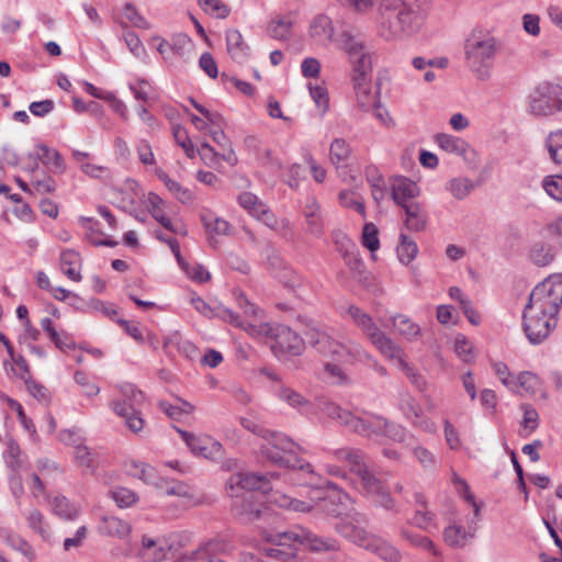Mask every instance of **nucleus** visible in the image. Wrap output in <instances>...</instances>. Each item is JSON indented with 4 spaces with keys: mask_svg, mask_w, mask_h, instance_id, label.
Masks as SVG:
<instances>
[{
    "mask_svg": "<svg viewBox=\"0 0 562 562\" xmlns=\"http://www.w3.org/2000/svg\"><path fill=\"white\" fill-rule=\"evenodd\" d=\"M364 549L372 551L386 562H401L402 560V553L395 546L375 536H372Z\"/></svg>",
    "mask_w": 562,
    "mask_h": 562,
    "instance_id": "c9c22d12",
    "label": "nucleus"
},
{
    "mask_svg": "<svg viewBox=\"0 0 562 562\" xmlns=\"http://www.w3.org/2000/svg\"><path fill=\"white\" fill-rule=\"evenodd\" d=\"M2 458L7 468L14 473L21 471L26 465V457L18 442L12 438L5 440Z\"/></svg>",
    "mask_w": 562,
    "mask_h": 562,
    "instance_id": "72a5a7b5",
    "label": "nucleus"
},
{
    "mask_svg": "<svg viewBox=\"0 0 562 562\" xmlns=\"http://www.w3.org/2000/svg\"><path fill=\"white\" fill-rule=\"evenodd\" d=\"M366 521L367 519L364 515L358 512H352L349 515H346V517H341V519H339L335 525V529L344 538L359 547L366 548L372 538V535L368 533L362 526Z\"/></svg>",
    "mask_w": 562,
    "mask_h": 562,
    "instance_id": "dca6fc26",
    "label": "nucleus"
},
{
    "mask_svg": "<svg viewBox=\"0 0 562 562\" xmlns=\"http://www.w3.org/2000/svg\"><path fill=\"white\" fill-rule=\"evenodd\" d=\"M128 471L133 476L148 485H154L157 488L164 487V477L148 463L133 460L130 463Z\"/></svg>",
    "mask_w": 562,
    "mask_h": 562,
    "instance_id": "7c9ffc66",
    "label": "nucleus"
},
{
    "mask_svg": "<svg viewBox=\"0 0 562 562\" xmlns=\"http://www.w3.org/2000/svg\"><path fill=\"white\" fill-rule=\"evenodd\" d=\"M159 179L165 183L170 193L181 203H190L193 200V193L182 187L178 181L171 179L167 173L160 172Z\"/></svg>",
    "mask_w": 562,
    "mask_h": 562,
    "instance_id": "de8ad7c7",
    "label": "nucleus"
},
{
    "mask_svg": "<svg viewBox=\"0 0 562 562\" xmlns=\"http://www.w3.org/2000/svg\"><path fill=\"white\" fill-rule=\"evenodd\" d=\"M214 543L202 542L195 550L187 552L182 555L184 562H210V552L214 548Z\"/></svg>",
    "mask_w": 562,
    "mask_h": 562,
    "instance_id": "338daca9",
    "label": "nucleus"
},
{
    "mask_svg": "<svg viewBox=\"0 0 562 562\" xmlns=\"http://www.w3.org/2000/svg\"><path fill=\"white\" fill-rule=\"evenodd\" d=\"M400 408L413 427L427 434L436 432V423L423 415L420 404L411 394L406 393L401 396Z\"/></svg>",
    "mask_w": 562,
    "mask_h": 562,
    "instance_id": "a211bd4d",
    "label": "nucleus"
},
{
    "mask_svg": "<svg viewBox=\"0 0 562 562\" xmlns=\"http://www.w3.org/2000/svg\"><path fill=\"white\" fill-rule=\"evenodd\" d=\"M293 24L294 19L291 14L278 16L270 22L268 32L273 38L288 40Z\"/></svg>",
    "mask_w": 562,
    "mask_h": 562,
    "instance_id": "37998d69",
    "label": "nucleus"
},
{
    "mask_svg": "<svg viewBox=\"0 0 562 562\" xmlns=\"http://www.w3.org/2000/svg\"><path fill=\"white\" fill-rule=\"evenodd\" d=\"M351 149L349 144L342 138H336L330 144L329 157L330 161L339 167L340 164L345 162L350 156Z\"/></svg>",
    "mask_w": 562,
    "mask_h": 562,
    "instance_id": "864d4df0",
    "label": "nucleus"
},
{
    "mask_svg": "<svg viewBox=\"0 0 562 562\" xmlns=\"http://www.w3.org/2000/svg\"><path fill=\"white\" fill-rule=\"evenodd\" d=\"M191 305L194 307L196 312L206 316L209 318L221 317L222 319L229 322L236 327L243 328L244 321L232 310L224 307L223 305H218L216 307H212L209 303H206L202 297L198 295H192L190 299Z\"/></svg>",
    "mask_w": 562,
    "mask_h": 562,
    "instance_id": "4be33fe9",
    "label": "nucleus"
},
{
    "mask_svg": "<svg viewBox=\"0 0 562 562\" xmlns=\"http://www.w3.org/2000/svg\"><path fill=\"white\" fill-rule=\"evenodd\" d=\"M132 529L128 521L112 515L102 516L97 527L101 536L117 540H126L131 536Z\"/></svg>",
    "mask_w": 562,
    "mask_h": 562,
    "instance_id": "5701e85b",
    "label": "nucleus"
},
{
    "mask_svg": "<svg viewBox=\"0 0 562 562\" xmlns=\"http://www.w3.org/2000/svg\"><path fill=\"white\" fill-rule=\"evenodd\" d=\"M347 247H346V254L345 259L347 266L356 272L357 274L361 276L366 272V267L362 261V259L358 256L357 252H355L356 246L351 244L348 239H346Z\"/></svg>",
    "mask_w": 562,
    "mask_h": 562,
    "instance_id": "0e129e2a",
    "label": "nucleus"
},
{
    "mask_svg": "<svg viewBox=\"0 0 562 562\" xmlns=\"http://www.w3.org/2000/svg\"><path fill=\"white\" fill-rule=\"evenodd\" d=\"M200 221L210 238L231 234L232 227L229 223L209 209L201 210Z\"/></svg>",
    "mask_w": 562,
    "mask_h": 562,
    "instance_id": "c85d7f7f",
    "label": "nucleus"
},
{
    "mask_svg": "<svg viewBox=\"0 0 562 562\" xmlns=\"http://www.w3.org/2000/svg\"><path fill=\"white\" fill-rule=\"evenodd\" d=\"M171 549L172 546L166 537L143 535L136 555L143 562H160L166 559Z\"/></svg>",
    "mask_w": 562,
    "mask_h": 562,
    "instance_id": "6ab92c4d",
    "label": "nucleus"
},
{
    "mask_svg": "<svg viewBox=\"0 0 562 562\" xmlns=\"http://www.w3.org/2000/svg\"><path fill=\"white\" fill-rule=\"evenodd\" d=\"M400 536L402 539L408 541L414 547L422 548L426 551H429L434 555L438 554V551H437L434 542L425 536L412 532L406 528H401Z\"/></svg>",
    "mask_w": 562,
    "mask_h": 562,
    "instance_id": "603ef678",
    "label": "nucleus"
},
{
    "mask_svg": "<svg viewBox=\"0 0 562 562\" xmlns=\"http://www.w3.org/2000/svg\"><path fill=\"white\" fill-rule=\"evenodd\" d=\"M262 538L272 547L266 548L268 557L289 562L296 557L299 544H307L313 551H336L338 543L330 538H321L313 532L299 528L292 531H263Z\"/></svg>",
    "mask_w": 562,
    "mask_h": 562,
    "instance_id": "20e7f679",
    "label": "nucleus"
},
{
    "mask_svg": "<svg viewBox=\"0 0 562 562\" xmlns=\"http://www.w3.org/2000/svg\"><path fill=\"white\" fill-rule=\"evenodd\" d=\"M110 496L115 502L116 506L122 509L130 508L139 501V496L136 492L124 486L112 488Z\"/></svg>",
    "mask_w": 562,
    "mask_h": 562,
    "instance_id": "49530a36",
    "label": "nucleus"
},
{
    "mask_svg": "<svg viewBox=\"0 0 562 562\" xmlns=\"http://www.w3.org/2000/svg\"><path fill=\"white\" fill-rule=\"evenodd\" d=\"M390 321L394 333L408 342L416 341L422 336L420 326L405 314H395Z\"/></svg>",
    "mask_w": 562,
    "mask_h": 562,
    "instance_id": "a878e982",
    "label": "nucleus"
},
{
    "mask_svg": "<svg viewBox=\"0 0 562 562\" xmlns=\"http://www.w3.org/2000/svg\"><path fill=\"white\" fill-rule=\"evenodd\" d=\"M339 204L347 209H353L363 217L366 216V207L363 199L353 190H342L338 194Z\"/></svg>",
    "mask_w": 562,
    "mask_h": 562,
    "instance_id": "3c124183",
    "label": "nucleus"
},
{
    "mask_svg": "<svg viewBox=\"0 0 562 562\" xmlns=\"http://www.w3.org/2000/svg\"><path fill=\"white\" fill-rule=\"evenodd\" d=\"M26 520L29 527L37 532L43 539H47L49 537V528L41 512L37 509L31 510L26 516Z\"/></svg>",
    "mask_w": 562,
    "mask_h": 562,
    "instance_id": "680f3d73",
    "label": "nucleus"
},
{
    "mask_svg": "<svg viewBox=\"0 0 562 562\" xmlns=\"http://www.w3.org/2000/svg\"><path fill=\"white\" fill-rule=\"evenodd\" d=\"M528 304L547 312L559 314L562 306V273L548 277L535 286L529 295Z\"/></svg>",
    "mask_w": 562,
    "mask_h": 562,
    "instance_id": "f8f14e48",
    "label": "nucleus"
},
{
    "mask_svg": "<svg viewBox=\"0 0 562 562\" xmlns=\"http://www.w3.org/2000/svg\"><path fill=\"white\" fill-rule=\"evenodd\" d=\"M318 408L327 417L337 420L350 431L366 438L386 437L393 441L403 442L407 436L403 426L366 409H346L327 400H321Z\"/></svg>",
    "mask_w": 562,
    "mask_h": 562,
    "instance_id": "f03ea898",
    "label": "nucleus"
},
{
    "mask_svg": "<svg viewBox=\"0 0 562 562\" xmlns=\"http://www.w3.org/2000/svg\"><path fill=\"white\" fill-rule=\"evenodd\" d=\"M74 458L78 467L93 473L98 465V457L86 445L74 450Z\"/></svg>",
    "mask_w": 562,
    "mask_h": 562,
    "instance_id": "09e8293b",
    "label": "nucleus"
},
{
    "mask_svg": "<svg viewBox=\"0 0 562 562\" xmlns=\"http://www.w3.org/2000/svg\"><path fill=\"white\" fill-rule=\"evenodd\" d=\"M405 216L403 220L404 227L409 232H423L428 224V213L422 203L415 201L402 206Z\"/></svg>",
    "mask_w": 562,
    "mask_h": 562,
    "instance_id": "393cba45",
    "label": "nucleus"
},
{
    "mask_svg": "<svg viewBox=\"0 0 562 562\" xmlns=\"http://www.w3.org/2000/svg\"><path fill=\"white\" fill-rule=\"evenodd\" d=\"M474 188V182L467 177H456L446 183V190L457 200L465 199Z\"/></svg>",
    "mask_w": 562,
    "mask_h": 562,
    "instance_id": "a19ab883",
    "label": "nucleus"
},
{
    "mask_svg": "<svg viewBox=\"0 0 562 562\" xmlns=\"http://www.w3.org/2000/svg\"><path fill=\"white\" fill-rule=\"evenodd\" d=\"M199 5L209 15L216 19H226L231 9L222 0H199Z\"/></svg>",
    "mask_w": 562,
    "mask_h": 562,
    "instance_id": "4d7b16f0",
    "label": "nucleus"
},
{
    "mask_svg": "<svg viewBox=\"0 0 562 562\" xmlns=\"http://www.w3.org/2000/svg\"><path fill=\"white\" fill-rule=\"evenodd\" d=\"M471 538L473 533L467 532L462 526L451 525L443 530V539L450 547L462 548Z\"/></svg>",
    "mask_w": 562,
    "mask_h": 562,
    "instance_id": "c03bdc74",
    "label": "nucleus"
},
{
    "mask_svg": "<svg viewBox=\"0 0 562 562\" xmlns=\"http://www.w3.org/2000/svg\"><path fill=\"white\" fill-rule=\"evenodd\" d=\"M366 179L371 189V195L378 203L383 201L387 195V184L384 176L374 165H369L364 169Z\"/></svg>",
    "mask_w": 562,
    "mask_h": 562,
    "instance_id": "473e14b6",
    "label": "nucleus"
},
{
    "mask_svg": "<svg viewBox=\"0 0 562 562\" xmlns=\"http://www.w3.org/2000/svg\"><path fill=\"white\" fill-rule=\"evenodd\" d=\"M164 200L157 195L156 193L150 192L148 194V209L151 214V216L160 223L166 229L172 232V233H179L178 229L175 227L171 220L166 216L164 212Z\"/></svg>",
    "mask_w": 562,
    "mask_h": 562,
    "instance_id": "ea45409f",
    "label": "nucleus"
},
{
    "mask_svg": "<svg viewBox=\"0 0 562 562\" xmlns=\"http://www.w3.org/2000/svg\"><path fill=\"white\" fill-rule=\"evenodd\" d=\"M123 40L128 48V50L136 58H144L146 56V49L139 40L138 35L130 30L123 32Z\"/></svg>",
    "mask_w": 562,
    "mask_h": 562,
    "instance_id": "69168bd1",
    "label": "nucleus"
},
{
    "mask_svg": "<svg viewBox=\"0 0 562 562\" xmlns=\"http://www.w3.org/2000/svg\"><path fill=\"white\" fill-rule=\"evenodd\" d=\"M543 239L558 244L562 249V214L552 222L547 223L540 231Z\"/></svg>",
    "mask_w": 562,
    "mask_h": 562,
    "instance_id": "13d9d810",
    "label": "nucleus"
},
{
    "mask_svg": "<svg viewBox=\"0 0 562 562\" xmlns=\"http://www.w3.org/2000/svg\"><path fill=\"white\" fill-rule=\"evenodd\" d=\"M347 314L350 316L352 322L361 329L362 334L368 338L370 342L374 340L378 337V335L383 333L378 327L373 318L358 306H349L347 310Z\"/></svg>",
    "mask_w": 562,
    "mask_h": 562,
    "instance_id": "cd10ccee",
    "label": "nucleus"
},
{
    "mask_svg": "<svg viewBox=\"0 0 562 562\" xmlns=\"http://www.w3.org/2000/svg\"><path fill=\"white\" fill-rule=\"evenodd\" d=\"M454 351L461 361L465 363L473 362L475 359V353L473 351V346L471 341L467 339L464 336H458L454 340Z\"/></svg>",
    "mask_w": 562,
    "mask_h": 562,
    "instance_id": "e2e57ef3",
    "label": "nucleus"
},
{
    "mask_svg": "<svg viewBox=\"0 0 562 562\" xmlns=\"http://www.w3.org/2000/svg\"><path fill=\"white\" fill-rule=\"evenodd\" d=\"M529 112L548 116L562 110V87L549 82L538 85L528 97Z\"/></svg>",
    "mask_w": 562,
    "mask_h": 562,
    "instance_id": "ddd939ff",
    "label": "nucleus"
},
{
    "mask_svg": "<svg viewBox=\"0 0 562 562\" xmlns=\"http://www.w3.org/2000/svg\"><path fill=\"white\" fill-rule=\"evenodd\" d=\"M546 147L551 160L555 164H562V131L550 133Z\"/></svg>",
    "mask_w": 562,
    "mask_h": 562,
    "instance_id": "bf43d9fd",
    "label": "nucleus"
},
{
    "mask_svg": "<svg viewBox=\"0 0 562 562\" xmlns=\"http://www.w3.org/2000/svg\"><path fill=\"white\" fill-rule=\"evenodd\" d=\"M308 35L316 45L327 46L334 35L331 19L323 13L315 15L310 23Z\"/></svg>",
    "mask_w": 562,
    "mask_h": 562,
    "instance_id": "b1692460",
    "label": "nucleus"
},
{
    "mask_svg": "<svg viewBox=\"0 0 562 562\" xmlns=\"http://www.w3.org/2000/svg\"><path fill=\"white\" fill-rule=\"evenodd\" d=\"M515 384L513 392H519L522 389L528 393H536L540 386V379L532 372L524 371L515 376Z\"/></svg>",
    "mask_w": 562,
    "mask_h": 562,
    "instance_id": "6e6d98bb",
    "label": "nucleus"
},
{
    "mask_svg": "<svg viewBox=\"0 0 562 562\" xmlns=\"http://www.w3.org/2000/svg\"><path fill=\"white\" fill-rule=\"evenodd\" d=\"M181 439L186 442L191 452L209 460H217L223 454V446L214 438L206 435H194L178 429Z\"/></svg>",
    "mask_w": 562,
    "mask_h": 562,
    "instance_id": "f3484780",
    "label": "nucleus"
},
{
    "mask_svg": "<svg viewBox=\"0 0 562 562\" xmlns=\"http://www.w3.org/2000/svg\"><path fill=\"white\" fill-rule=\"evenodd\" d=\"M542 188L549 196L555 201L562 202V173L544 177Z\"/></svg>",
    "mask_w": 562,
    "mask_h": 562,
    "instance_id": "052dcab7",
    "label": "nucleus"
},
{
    "mask_svg": "<svg viewBox=\"0 0 562 562\" xmlns=\"http://www.w3.org/2000/svg\"><path fill=\"white\" fill-rule=\"evenodd\" d=\"M35 157L54 173H63L66 170L61 155L45 144L35 147Z\"/></svg>",
    "mask_w": 562,
    "mask_h": 562,
    "instance_id": "2f4dec72",
    "label": "nucleus"
},
{
    "mask_svg": "<svg viewBox=\"0 0 562 562\" xmlns=\"http://www.w3.org/2000/svg\"><path fill=\"white\" fill-rule=\"evenodd\" d=\"M277 477L276 473L258 474L254 472H237L229 476L226 482L228 495L234 498L232 504L233 513L238 516H258L259 509L252 502V491L268 493L272 490L271 480Z\"/></svg>",
    "mask_w": 562,
    "mask_h": 562,
    "instance_id": "6e6552de",
    "label": "nucleus"
},
{
    "mask_svg": "<svg viewBox=\"0 0 562 562\" xmlns=\"http://www.w3.org/2000/svg\"><path fill=\"white\" fill-rule=\"evenodd\" d=\"M503 48L502 41L488 31H473L464 41V58L476 79L485 81Z\"/></svg>",
    "mask_w": 562,
    "mask_h": 562,
    "instance_id": "423d86ee",
    "label": "nucleus"
},
{
    "mask_svg": "<svg viewBox=\"0 0 562 562\" xmlns=\"http://www.w3.org/2000/svg\"><path fill=\"white\" fill-rule=\"evenodd\" d=\"M336 42L341 50H344L349 59L351 65V70L358 69V67L363 66H372V53L367 47L366 43L351 34L348 31L341 32Z\"/></svg>",
    "mask_w": 562,
    "mask_h": 562,
    "instance_id": "4468645a",
    "label": "nucleus"
},
{
    "mask_svg": "<svg viewBox=\"0 0 562 562\" xmlns=\"http://www.w3.org/2000/svg\"><path fill=\"white\" fill-rule=\"evenodd\" d=\"M243 329L252 338L267 344L279 360L300 356L305 349L303 338L284 324L245 322Z\"/></svg>",
    "mask_w": 562,
    "mask_h": 562,
    "instance_id": "39448f33",
    "label": "nucleus"
},
{
    "mask_svg": "<svg viewBox=\"0 0 562 562\" xmlns=\"http://www.w3.org/2000/svg\"><path fill=\"white\" fill-rule=\"evenodd\" d=\"M120 398L110 403L111 409L124 419L125 426L133 432H139L145 426V420L139 411L145 402L144 393L132 383L119 385Z\"/></svg>",
    "mask_w": 562,
    "mask_h": 562,
    "instance_id": "9d476101",
    "label": "nucleus"
},
{
    "mask_svg": "<svg viewBox=\"0 0 562 562\" xmlns=\"http://www.w3.org/2000/svg\"><path fill=\"white\" fill-rule=\"evenodd\" d=\"M521 409L524 416L520 424L519 436L527 438L538 428L539 414L530 404L521 405Z\"/></svg>",
    "mask_w": 562,
    "mask_h": 562,
    "instance_id": "a18cd8bd",
    "label": "nucleus"
},
{
    "mask_svg": "<svg viewBox=\"0 0 562 562\" xmlns=\"http://www.w3.org/2000/svg\"><path fill=\"white\" fill-rule=\"evenodd\" d=\"M273 392L279 400L286 403L289 406L293 407L300 413H311V403L302 394L297 393L291 387L280 384L273 390Z\"/></svg>",
    "mask_w": 562,
    "mask_h": 562,
    "instance_id": "c756f323",
    "label": "nucleus"
},
{
    "mask_svg": "<svg viewBox=\"0 0 562 562\" xmlns=\"http://www.w3.org/2000/svg\"><path fill=\"white\" fill-rule=\"evenodd\" d=\"M390 194L394 203L402 207L414 202L413 199L420 194V189L409 178L395 176L390 179Z\"/></svg>",
    "mask_w": 562,
    "mask_h": 562,
    "instance_id": "aec40b11",
    "label": "nucleus"
},
{
    "mask_svg": "<svg viewBox=\"0 0 562 562\" xmlns=\"http://www.w3.org/2000/svg\"><path fill=\"white\" fill-rule=\"evenodd\" d=\"M409 524L416 528H419L425 531H430L431 529H438V524L436 522V515L428 510L427 508L416 509Z\"/></svg>",
    "mask_w": 562,
    "mask_h": 562,
    "instance_id": "8fccbe9b",
    "label": "nucleus"
},
{
    "mask_svg": "<svg viewBox=\"0 0 562 562\" xmlns=\"http://www.w3.org/2000/svg\"><path fill=\"white\" fill-rule=\"evenodd\" d=\"M303 214L307 225V232L318 236L323 232V221L321 216V206L315 199L311 198L306 201Z\"/></svg>",
    "mask_w": 562,
    "mask_h": 562,
    "instance_id": "58836bf2",
    "label": "nucleus"
},
{
    "mask_svg": "<svg viewBox=\"0 0 562 562\" xmlns=\"http://www.w3.org/2000/svg\"><path fill=\"white\" fill-rule=\"evenodd\" d=\"M337 462H345L348 471L336 463H324L323 469L329 476L346 481L358 490L374 506L397 514L400 507L391 495L386 484L367 465L364 453L360 449L345 447L329 451Z\"/></svg>",
    "mask_w": 562,
    "mask_h": 562,
    "instance_id": "f257e3e1",
    "label": "nucleus"
},
{
    "mask_svg": "<svg viewBox=\"0 0 562 562\" xmlns=\"http://www.w3.org/2000/svg\"><path fill=\"white\" fill-rule=\"evenodd\" d=\"M396 252L398 260L404 265H408L416 258L418 247L414 239L401 232Z\"/></svg>",
    "mask_w": 562,
    "mask_h": 562,
    "instance_id": "79ce46f5",
    "label": "nucleus"
},
{
    "mask_svg": "<svg viewBox=\"0 0 562 562\" xmlns=\"http://www.w3.org/2000/svg\"><path fill=\"white\" fill-rule=\"evenodd\" d=\"M226 48L231 58L238 64H244L249 58L250 48L238 30L232 29L226 32Z\"/></svg>",
    "mask_w": 562,
    "mask_h": 562,
    "instance_id": "bb28decb",
    "label": "nucleus"
},
{
    "mask_svg": "<svg viewBox=\"0 0 562 562\" xmlns=\"http://www.w3.org/2000/svg\"><path fill=\"white\" fill-rule=\"evenodd\" d=\"M546 240V243H535L529 252L531 261L539 267H546L550 265L557 255L555 246L551 244V240Z\"/></svg>",
    "mask_w": 562,
    "mask_h": 562,
    "instance_id": "4c0bfd02",
    "label": "nucleus"
},
{
    "mask_svg": "<svg viewBox=\"0 0 562 562\" xmlns=\"http://www.w3.org/2000/svg\"><path fill=\"white\" fill-rule=\"evenodd\" d=\"M314 480L316 483L311 484L312 486L317 485L319 487H326L336 492L333 496H322L319 490H313L312 493L315 496H311L308 501L296 499L288 494L276 492L271 495L270 501L281 508H285L299 513H307L314 508L316 501H322V509L327 515L335 518L346 517L349 515V504L351 503L350 496L344 492L335 482L328 480H322L315 472Z\"/></svg>",
    "mask_w": 562,
    "mask_h": 562,
    "instance_id": "7ed1b4c3",
    "label": "nucleus"
},
{
    "mask_svg": "<svg viewBox=\"0 0 562 562\" xmlns=\"http://www.w3.org/2000/svg\"><path fill=\"white\" fill-rule=\"evenodd\" d=\"M371 344L382 357L392 361L398 369H407V360L404 349L384 331L378 335Z\"/></svg>",
    "mask_w": 562,
    "mask_h": 562,
    "instance_id": "412c9836",
    "label": "nucleus"
},
{
    "mask_svg": "<svg viewBox=\"0 0 562 562\" xmlns=\"http://www.w3.org/2000/svg\"><path fill=\"white\" fill-rule=\"evenodd\" d=\"M308 344L319 353L331 357L336 361L366 363L371 353L356 341L341 344L333 339L326 331L311 327L305 333Z\"/></svg>",
    "mask_w": 562,
    "mask_h": 562,
    "instance_id": "1a4fd4ad",
    "label": "nucleus"
},
{
    "mask_svg": "<svg viewBox=\"0 0 562 562\" xmlns=\"http://www.w3.org/2000/svg\"><path fill=\"white\" fill-rule=\"evenodd\" d=\"M558 325V314L526 304L522 311V329L532 345L544 341Z\"/></svg>",
    "mask_w": 562,
    "mask_h": 562,
    "instance_id": "9b49d317",
    "label": "nucleus"
},
{
    "mask_svg": "<svg viewBox=\"0 0 562 562\" xmlns=\"http://www.w3.org/2000/svg\"><path fill=\"white\" fill-rule=\"evenodd\" d=\"M350 82L357 100V104L368 110L370 106L375 105L376 98L372 91V66L363 68L360 65L358 69L350 72Z\"/></svg>",
    "mask_w": 562,
    "mask_h": 562,
    "instance_id": "2eb2a0df",
    "label": "nucleus"
},
{
    "mask_svg": "<svg viewBox=\"0 0 562 562\" xmlns=\"http://www.w3.org/2000/svg\"><path fill=\"white\" fill-rule=\"evenodd\" d=\"M263 443L260 446V456L268 461L292 469L291 480L294 481L296 471L303 475L302 484H314L315 471L311 463L293 458L299 446L286 435L277 431H268L263 435Z\"/></svg>",
    "mask_w": 562,
    "mask_h": 562,
    "instance_id": "0eeeda50",
    "label": "nucleus"
},
{
    "mask_svg": "<svg viewBox=\"0 0 562 562\" xmlns=\"http://www.w3.org/2000/svg\"><path fill=\"white\" fill-rule=\"evenodd\" d=\"M53 512L66 520H74L78 516V509L65 496H56L52 503Z\"/></svg>",
    "mask_w": 562,
    "mask_h": 562,
    "instance_id": "5fc2aeb1",
    "label": "nucleus"
},
{
    "mask_svg": "<svg viewBox=\"0 0 562 562\" xmlns=\"http://www.w3.org/2000/svg\"><path fill=\"white\" fill-rule=\"evenodd\" d=\"M123 15L135 27L142 30H148L150 27L148 21L138 12V10L132 3L124 4Z\"/></svg>",
    "mask_w": 562,
    "mask_h": 562,
    "instance_id": "774afa93",
    "label": "nucleus"
},
{
    "mask_svg": "<svg viewBox=\"0 0 562 562\" xmlns=\"http://www.w3.org/2000/svg\"><path fill=\"white\" fill-rule=\"evenodd\" d=\"M435 140L440 149L464 159L468 153L471 151L470 145L464 139L450 134L439 133L436 135Z\"/></svg>",
    "mask_w": 562,
    "mask_h": 562,
    "instance_id": "f704fd0d",
    "label": "nucleus"
},
{
    "mask_svg": "<svg viewBox=\"0 0 562 562\" xmlns=\"http://www.w3.org/2000/svg\"><path fill=\"white\" fill-rule=\"evenodd\" d=\"M81 256L74 249L63 250L60 254V268L63 272L72 281H80Z\"/></svg>",
    "mask_w": 562,
    "mask_h": 562,
    "instance_id": "e433bc0d",
    "label": "nucleus"
}]
</instances>
